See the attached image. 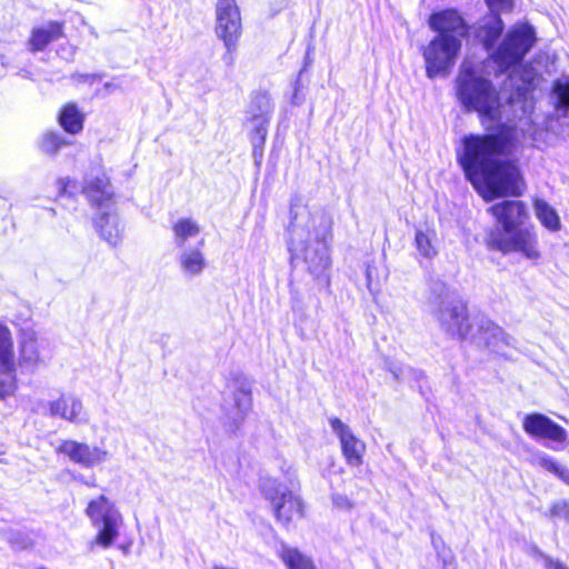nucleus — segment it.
<instances>
[{
    "label": "nucleus",
    "instance_id": "9b49d317",
    "mask_svg": "<svg viewBox=\"0 0 569 569\" xmlns=\"http://www.w3.org/2000/svg\"><path fill=\"white\" fill-rule=\"evenodd\" d=\"M49 359V342L31 328L21 330L17 370L33 373L46 366Z\"/></svg>",
    "mask_w": 569,
    "mask_h": 569
},
{
    "label": "nucleus",
    "instance_id": "0eeeda50",
    "mask_svg": "<svg viewBox=\"0 0 569 569\" xmlns=\"http://www.w3.org/2000/svg\"><path fill=\"white\" fill-rule=\"evenodd\" d=\"M86 515L97 531L91 548L94 546L103 549L110 548L119 539L124 523L116 503L106 496H99L88 503Z\"/></svg>",
    "mask_w": 569,
    "mask_h": 569
},
{
    "label": "nucleus",
    "instance_id": "f3484780",
    "mask_svg": "<svg viewBox=\"0 0 569 569\" xmlns=\"http://www.w3.org/2000/svg\"><path fill=\"white\" fill-rule=\"evenodd\" d=\"M489 212L501 226V231L496 233H508L521 226L528 219L527 206L520 200H505L489 208Z\"/></svg>",
    "mask_w": 569,
    "mask_h": 569
},
{
    "label": "nucleus",
    "instance_id": "4468645a",
    "mask_svg": "<svg viewBox=\"0 0 569 569\" xmlns=\"http://www.w3.org/2000/svg\"><path fill=\"white\" fill-rule=\"evenodd\" d=\"M216 17L217 36L228 49H231L236 44L241 29V18L236 1L217 0Z\"/></svg>",
    "mask_w": 569,
    "mask_h": 569
},
{
    "label": "nucleus",
    "instance_id": "ddd939ff",
    "mask_svg": "<svg viewBox=\"0 0 569 569\" xmlns=\"http://www.w3.org/2000/svg\"><path fill=\"white\" fill-rule=\"evenodd\" d=\"M43 413L77 426L89 422V412L82 399L72 392L61 393L58 398L50 400Z\"/></svg>",
    "mask_w": 569,
    "mask_h": 569
},
{
    "label": "nucleus",
    "instance_id": "dca6fc26",
    "mask_svg": "<svg viewBox=\"0 0 569 569\" xmlns=\"http://www.w3.org/2000/svg\"><path fill=\"white\" fill-rule=\"evenodd\" d=\"M469 341L479 347L499 351L505 346H511L513 339L490 319L482 315H477L473 336H470Z\"/></svg>",
    "mask_w": 569,
    "mask_h": 569
},
{
    "label": "nucleus",
    "instance_id": "e433bc0d",
    "mask_svg": "<svg viewBox=\"0 0 569 569\" xmlns=\"http://www.w3.org/2000/svg\"><path fill=\"white\" fill-rule=\"evenodd\" d=\"M56 184L59 196H72L76 192L74 181L68 177L58 179Z\"/></svg>",
    "mask_w": 569,
    "mask_h": 569
},
{
    "label": "nucleus",
    "instance_id": "2f4dec72",
    "mask_svg": "<svg viewBox=\"0 0 569 569\" xmlns=\"http://www.w3.org/2000/svg\"><path fill=\"white\" fill-rule=\"evenodd\" d=\"M272 111V102L271 98L266 93H260L253 97L250 107H249V116H267L270 117Z\"/></svg>",
    "mask_w": 569,
    "mask_h": 569
},
{
    "label": "nucleus",
    "instance_id": "4be33fe9",
    "mask_svg": "<svg viewBox=\"0 0 569 569\" xmlns=\"http://www.w3.org/2000/svg\"><path fill=\"white\" fill-rule=\"evenodd\" d=\"M0 373L17 379V356L14 342L9 328L0 323Z\"/></svg>",
    "mask_w": 569,
    "mask_h": 569
},
{
    "label": "nucleus",
    "instance_id": "39448f33",
    "mask_svg": "<svg viewBox=\"0 0 569 569\" xmlns=\"http://www.w3.org/2000/svg\"><path fill=\"white\" fill-rule=\"evenodd\" d=\"M82 192L93 207L102 211L94 220L100 237L110 246H118L122 240L123 227L112 211L114 191L102 167H94L86 174Z\"/></svg>",
    "mask_w": 569,
    "mask_h": 569
},
{
    "label": "nucleus",
    "instance_id": "5701e85b",
    "mask_svg": "<svg viewBox=\"0 0 569 569\" xmlns=\"http://www.w3.org/2000/svg\"><path fill=\"white\" fill-rule=\"evenodd\" d=\"M203 240L199 242L198 247L184 248L179 257L178 262L182 273L186 277L193 278L200 276L207 268V260L201 250Z\"/></svg>",
    "mask_w": 569,
    "mask_h": 569
},
{
    "label": "nucleus",
    "instance_id": "c756f323",
    "mask_svg": "<svg viewBox=\"0 0 569 569\" xmlns=\"http://www.w3.org/2000/svg\"><path fill=\"white\" fill-rule=\"evenodd\" d=\"M269 120L270 117L267 116H256L249 118L250 139L254 151L258 148H261L266 141Z\"/></svg>",
    "mask_w": 569,
    "mask_h": 569
},
{
    "label": "nucleus",
    "instance_id": "6ab92c4d",
    "mask_svg": "<svg viewBox=\"0 0 569 569\" xmlns=\"http://www.w3.org/2000/svg\"><path fill=\"white\" fill-rule=\"evenodd\" d=\"M330 427L340 440L342 453L347 463L353 467L360 466L366 451L365 442L357 438L349 426L338 418L330 419Z\"/></svg>",
    "mask_w": 569,
    "mask_h": 569
},
{
    "label": "nucleus",
    "instance_id": "423d86ee",
    "mask_svg": "<svg viewBox=\"0 0 569 569\" xmlns=\"http://www.w3.org/2000/svg\"><path fill=\"white\" fill-rule=\"evenodd\" d=\"M260 490L278 522L290 526L303 518L305 505L298 493L296 471L291 466L283 472V479L267 477L261 480Z\"/></svg>",
    "mask_w": 569,
    "mask_h": 569
},
{
    "label": "nucleus",
    "instance_id": "58836bf2",
    "mask_svg": "<svg viewBox=\"0 0 569 569\" xmlns=\"http://www.w3.org/2000/svg\"><path fill=\"white\" fill-rule=\"evenodd\" d=\"M377 273H378L377 268L373 264L368 263L366 267V282H367V288L370 292L375 291V283L378 278Z\"/></svg>",
    "mask_w": 569,
    "mask_h": 569
},
{
    "label": "nucleus",
    "instance_id": "a878e982",
    "mask_svg": "<svg viewBox=\"0 0 569 569\" xmlns=\"http://www.w3.org/2000/svg\"><path fill=\"white\" fill-rule=\"evenodd\" d=\"M533 211L541 226L549 231L557 232L561 229V220L557 210L543 199L533 201Z\"/></svg>",
    "mask_w": 569,
    "mask_h": 569
},
{
    "label": "nucleus",
    "instance_id": "393cba45",
    "mask_svg": "<svg viewBox=\"0 0 569 569\" xmlns=\"http://www.w3.org/2000/svg\"><path fill=\"white\" fill-rule=\"evenodd\" d=\"M233 403L228 407L224 406L226 416L232 421L230 428H237L238 425L244 419V416L251 407V395L246 387H240L232 395Z\"/></svg>",
    "mask_w": 569,
    "mask_h": 569
},
{
    "label": "nucleus",
    "instance_id": "a19ab883",
    "mask_svg": "<svg viewBox=\"0 0 569 569\" xmlns=\"http://www.w3.org/2000/svg\"><path fill=\"white\" fill-rule=\"evenodd\" d=\"M545 567L546 569H568L562 562L548 557L545 558Z\"/></svg>",
    "mask_w": 569,
    "mask_h": 569
},
{
    "label": "nucleus",
    "instance_id": "1a4fd4ad",
    "mask_svg": "<svg viewBox=\"0 0 569 569\" xmlns=\"http://www.w3.org/2000/svg\"><path fill=\"white\" fill-rule=\"evenodd\" d=\"M459 38L450 34H438L422 50L427 77L433 79L447 76L455 66L461 49Z\"/></svg>",
    "mask_w": 569,
    "mask_h": 569
},
{
    "label": "nucleus",
    "instance_id": "f704fd0d",
    "mask_svg": "<svg viewBox=\"0 0 569 569\" xmlns=\"http://www.w3.org/2000/svg\"><path fill=\"white\" fill-rule=\"evenodd\" d=\"M18 390V379L14 377L0 379V400L11 397Z\"/></svg>",
    "mask_w": 569,
    "mask_h": 569
},
{
    "label": "nucleus",
    "instance_id": "412c9836",
    "mask_svg": "<svg viewBox=\"0 0 569 569\" xmlns=\"http://www.w3.org/2000/svg\"><path fill=\"white\" fill-rule=\"evenodd\" d=\"M413 244L419 257L426 260L435 259L439 253L436 228L429 223L416 227Z\"/></svg>",
    "mask_w": 569,
    "mask_h": 569
},
{
    "label": "nucleus",
    "instance_id": "4c0bfd02",
    "mask_svg": "<svg viewBox=\"0 0 569 569\" xmlns=\"http://www.w3.org/2000/svg\"><path fill=\"white\" fill-rule=\"evenodd\" d=\"M551 515L556 518L569 521V501H559L553 505Z\"/></svg>",
    "mask_w": 569,
    "mask_h": 569
},
{
    "label": "nucleus",
    "instance_id": "473e14b6",
    "mask_svg": "<svg viewBox=\"0 0 569 569\" xmlns=\"http://www.w3.org/2000/svg\"><path fill=\"white\" fill-rule=\"evenodd\" d=\"M537 460H538L539 466L549 470L550 472H553L560 479H562L565 482L569 483V470L568 469L558 465L552 458H550L547 455H539L537 457Z\"/></svg>",
    "mask_w": 569,
    "mask_h": 569
},
{
    "label": "nucleus",
    "instance_id": "ea45409f",
    "mask_svg": "<svg viewBox=\"0 0 569 569\" xmlns=\"http://www.w3.org/2000/svg\"><path fill=\"white\" fill-rule=\"evenodd\" d=\"M303 94H302V91H301V84H300V81L297 80L293 84V93L290 98V102L293 104V106H300L302 102H303Z\"/></svg>",
    "mask_w": 569,
    "mask_h": 569
},
{
    "label": "nucleus",
    "instance_id": "c85d7f7f",
    "mask_svg": "<svg viewBox=\"0 0 569 569\" xmlns=\"http://www.w3.org/2000/svg\"><path fill=\"white\" fill-rule=\"evenodd\" d=\"M278 556L288 569H316L310 558L298 549L288 547L283 543L278 550Z\"/></svg>",
    "mask_w": 569,
    "mask_h": 569
},
{
    "label": "nucleus",
    "instance_id": "6e6552de",
    "mask_svg": "<svg viewBox=\"0 0 569 569\" xmlns=\"http://www.w3.org/2000/svg\"><path fill=\"white\" fill-rule=\"evenodd\" d=\"M431 312L449 336L469 340L473 336L477 315H469L466 303L446 293L431 302Z\"/></svg>",
    "mask_w": 569,
    "mask_h": 569
},
{
    "label": "nucleus",
    "instance_id": "f03ea898",
    "mask_svg": "<svg viewBox=\"0 0 569 569\" xmlns=\"http://www.w3.org/2000/svg\"><path fill=\"white\" fill-rule=\"evenodd\" d=\"M507 143L493 134H470L461 140L457 159L468 181L486 200L520 196L523 181L513 161L506 160Z\"/></svg>",
    "mask_w": 569,
    "mask_h": 569
},
{
    "label": "nucleus",
    "instance_id": "7ed1b4c3",
    "mask_svg": "<svg viewBox=\"0 0 569 569\" xmlns=\"http://www.w3.org/2000/svg\"><path fill=\"white\" fill-rule=\"evenodd\" d=\"M542 78L530 66H522L513 70L506 87L511 88L508 103L515 112L520 111L526 134L537 147L548 143V136H559L562 132L560 117H567L569 110V78L557 79L552 86L556 113L542 114L536 112L535 90L540 86Z\"/></svg>",
    "mask_w": 569,
    "mask_h": 569
},
{
    "label": "nucleus",
    "instance_id": "7c9ffc66",
    "mask_svg": "<svg viewBox=\"0 0 569 569\" xmlns=\"http://www.w3.org/2000/svg\"><path fill=\"white\" fill-rule=\"evenodd\" d=\"M66 139L58 132H46L41 137L39 141V147L42 152L53 156L56 154L63 146H66Z\"/></svg>",
    "mask_w": 569,
    "mask_h": 569
},
{
    "label": "nucleus",
    "instance_id": "20e7f679",
    "mask_svg": "<svg viewBox=\"0 0 569 569\" xmlns=\"http://www.w3.org/2000/svg\"><path fill=\"white\" fill-rule=\"evenodd\" d=\"M288 246L296 259H302L318 280L328 281L330 223L323 214L312 213L305 204H292Z\"/></svg>",
    "mask_w": 569,
    "mask_h": 569
},
{
    "label": "nucleus",
    "instance_id": "9d476101",
    "mask_svg": "<svg viewBox=\"0 0 569 569\" xmlns=\"http://www.w3.org/2000/svg\"><path fill=\"white\" fill-rule=\"evenodd\" d=\"M489 246L505 254L518 253L530 261H538L542 256L533 227H522L508 233H491Z\"/></svg>",
    "mask_w": 569,
    "mask_h": 569
},
{
    "label": "nucleus",
    "instance_id": "2eb2a0df",
    "mask_svg": "<svg viewBox=\"0 0 569 569\" xmlns=\"http://www.w3.org/2000/svg\"><path fill=\"white\" fill-rule=\"evenodd\" d=\"M486 3L491 14L486 16L479 22L476 37L489 51L503 29L500 13L510 12L513 8V0H486Z\"/></svg>",
    "mask_w": 569,
    "mask_h": 569
},
{
    "label": "nucleus",
    "instance_id": "bb28decb",
    "mask_svg": "<svg viewBox=\"0 0 569 569\" xmlns=\"http://www.w3.org/2000/svg\"><path fill=\"white\" fill-rule=\"evenodd\" d=\"M173 242L178 248L186 247V243L198 237L201 228L197 221L190 218H181L172 226Z\"/></svg>",
    "mask_w": 569,
    "mask_h": 569
},
{
    "label": "nucleus",
    "instance_id": "aec40b11",
    "mask_svg": "<svg viewBox=\"0 0 569 569\" xmlns=\"http://www.w3.org/2000/svg\"><path fill=\"white\" fill-rule=\"evenodd\" d=\"M429 26L432 30L437 31L438 34L456 36L460 40L468 33V28L462 18L452 9L431 14Z\"/></svg>",
    "mask_w": 569,
    "mask_h": 569
},
{
    "label": "nucleus",
    "instance_id": "cd10ccee",
    "mask_svg": "<svg viewBox=\"0 0 569 569\" xmlns=\"http://www.w3.org/2000/svg\"><path fill=\"white\" fill-rule=\"evenodd\" d=\"M84 114L73 103L66 104L59 116L60 126L71 134L79 133L83 128Z\"/></svg>",
    "mask_w": 569,
    "mask_h": 569
},
{
    "label": "nucleus",
    "instance_id": "f8f14e48",
    "mask_svg": "<svg viewBox=\"0 0 569 569\" xmlns=\"http://www.w3.org/2000/svg\"><path fill=\"white\" fill-rule=\"evenodd\" d=\"M57 453L64 455L70 461L84 468H93L106 463L109 458V451L97 445H88L76 440H62L56 448Z\"/></svg>",
    "mask_w": 569,
    "mask_h": 569
},
{
    "label": "nucleus",
    "instance_id": "b1692460",
    "mask_svg": "<svg viewBox=\"0 0 569 569\" xmlns=\"http://www.w3.org/2000/svg\"><path fill=\"white\" fill-rule=\"evenodd\" d=\"M63 34V26L59 22L50 21L43 26L36 27L29 38L30 50L42 51L49 43L58 40Z\"/></svg>",
    "mask_w": 569,
    "mask_h": 569
},
{
    "label": "nucleus",
    "instance_id": "a211bd4d",
    "mask_svg": "<svg viewBox=\"0 0 569 569\" xmlns=\"http://www.w3.org/2000/svg\"><path fill=\"white\" fill-rule=\"evenodd\" d=\"M523 429L532 437L545 438L555 442L556 445L551 446L553 450L561 449L560 445L567 437V432L562 427L539 413L528 415L523 420Z\"/></svg>",
    "mask_w": 569,
    "mask_h": 569
},
{
    "label": "nucleus",
    "instance_id": "f257e3e1",
    "mask_svg": "<svg viewBox=\"0 0 569 569\" xmlns=\"http://www.w3.org/2000/svg\"><path fill=\"white\" fill-rule=\"evenodd\" d=\"M536 41L535 31L528 23H517L505 34L500 44L486 61L466 59L456 80L457 97L468 111H476L483 124L491 127L501 116V98L491 82L489 68L497 64L500 71L516 67Z\"/></svg>",
    "mask_w": 569,
    "mask_h": 569
},
{
    "label": "nucleus",
    "instance_id": "c9c22d12",
    "mask_svg": "<svg viewBox=\"0 0 569 569\" xmlns=\"http://www.w3.org/2000/svg\"><path fill=\"white\" fill-rule=\"evenodd\" d=\"M333 507L339 511H350L353 508V501L342 493L332 495Z\"/></svg>",
    "mask_w": 569,
    "mask_h": 569
},
{
    "label": "nucleus",
    "instance_id": "72a5a7b5",
    "mask_svg": "<svg viewBox=\"0 0 569 569\" xmlns=\"http://www.w3.org/2000/svg\"><path fill=\"white\" fill-rule=\"evenodd\" d=\"M537 460H538L539 466L549 470L550 472H553L560 479H562L565 482L569 483V470L568 469L558 465L552 458H550L547 455H539L537 457Z\"/></svg>",
    "mask_w": 569,
    "mask_h": 569
}]
</instances>
